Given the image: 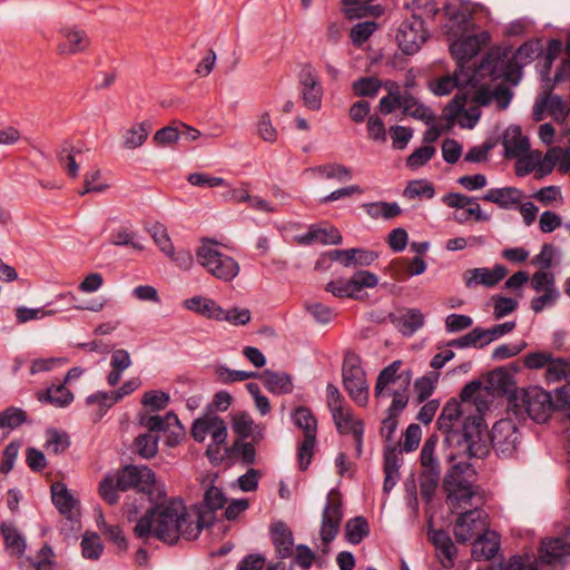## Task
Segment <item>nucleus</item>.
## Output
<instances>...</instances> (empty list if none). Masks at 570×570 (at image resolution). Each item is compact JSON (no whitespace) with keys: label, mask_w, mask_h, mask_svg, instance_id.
<instances>
[{"label":"nucleus","mask_w":570,"mask_h":570,"mask_svg":"<svg viewBox=\"0 0 570 570\" xmlns=\"http://www.w3.org/2000/svg\"><path fill=\"white\" fill-rule=\"evenodd\" d=\"M426 38L428 32L424 28V22L416 16L404 20L396 33L397 45L405 55L417 52L426 41Z\"/></svg>","instance_id":"ddd939ff"},{"label":"nucleus","mask_w":570,"mask_h":570,"mask_svg":"<svg viewBox=\"0 0 570 570\" xmlns=\"http://www.w3.org/2000/svg\"><path fill=\"white\" fill-rule=\"evenodd\" d=\"M443 490L446 493V502L453 510L473 505L472 501L474 499H478L476 504L482 503V498L478 497L476 488L466 480L461 463L454 464L445 474Z\"/></svg>","instance_id":"0eeeda50"},{"label":"nucleus","mask_w":570,"mask_h":570,"mask_svg":"<svg viewBox=\"0 0 570 570\" xmlns=\"http://www.w3.org/2000/svg\"><path fill=\"white\" fill-rule=\"evenodd\" d=\"M402 112L414 119L424 121L426 125H432L434 115L429 107L421 104L410 92L402 94Z\"/></svg>","instance_id":"7c9ffc66"},{"label":"nucleus","mask_w":570,"mask_h":570,"mask_svg":"<svg viewBox=\"0 0 570 570\" xmlns=\"http://www.w3.org/2000/svg\"><path fill=\"white\" fill-rule=\"evenodd\" d=\"M381 88V81L374 77H362L353 82L354 94L358 97H375Z\"/></svg>","instance_id":"bf43d9fd"},{"label":"nucleus","mask_w":570,"mask_h":570,"mask_svg":"<svg viewBox=\"0 0 570 570\" xmlns=\"http://www.w3.org/2000/svg\"><path fill=\"white\" fill-rule=\"evenodd\" d=\"M366 214L373 219H392L402 213L401 207L396 202H374L363 205Z\"/></svg>","instance_id":"4c0bfd02"},{"label":"nucleus","mask_w":570,"mask_h":570,"mask_svg":"<svg viewBox=\"0 0 570 570\" xmlns=\"http://www.w3.org/2000/svg\"><path fill=\"white\" fill-rule=\"evenodd\" d=\"M316 171L326 179H337L347 181L352 178V171L348 167L341 164H326L318 166Z\"/></svg>","instance_id":"5fc2aeb1"},{"label":"nucleus","mask_w":570,"mask_h":570,"mask_svg":"<svg viewBox=\"0 0 570 570\" xmlns=\"http://www.w3.org/2000/svg\"><path fill=\"white\" fill-rule=\"evenodd\" d=\"M488 514L478 504L470 510L459 514L454 523V537L458 542H468L479 532L484 533L488 529Z\"/></svg>","instance_id":"f8f14e48"},{"label":"nucleus","mask_w":570,"mask_h":570,"mask_svg":"<svg viewBox=\"0 0 570 570\" xmlns=\"http://www.w3.org/2000/svg\"><path fill=\"white\" fill-rule=\"evenodd\" d=\"M70 446L69 435L57 429H48L46 431L45 449L49 453L61 454Z\"/></svg>","instance_id":"79ce46f5"},{"label":"nucleus","mask_w":570,"mask_h":570,"mask_svg":"<svg viewBox=\"0 0 570 570\" xmlns=\"http://www.w3.org/2000/svg\"><path fill=\"white\" fill-rule=\"evenodd\" d=\"M1 532L4 540L6 550L14 557H21L27 548L26 539L18 528L12 523L3 522Z\"/></svg>","instance_id":"2f4dec72"},{"label":"nucleus","mask_w":570,"mask_h":570,"mask_svg":"<svg viewBox=\"0 0 570 570\" xmlns=\"http://www.w3.org/2000/svg\"><path fill=\"white\" fill-rule=\"evenodd\" d=\"M150 126L147 121L136 122L122 134L121 146L125 149H136L144 145L149 135Z\"/></svg>","instance_id":"72a5a7b5"},{"label":"nucleus","mask_w":570,"mask_h":570,"mask_svg":"<svg viewBox=\"0 0 570 570\" xmlns=\"http://www.w3.org/2000/svg\"><path fill=\"white\" fill-rule=\"evenodd\" d=\"M343 386L350 397L360 406L368 402V384L358 355L345 354L342 366Z\"/></svg>","instance_id":"1a4fd4ad"},{"label":"nucleus","mask_w":570,"mask_h":570,"mask_svg":"<svg viewBox=\"0 0 570 570\" xmlns=\"http://www.w3.org/2000/svg\"><path fill=\"white\" fill-rule=\"evenodd\" d=\"M184 307L188 311L195 312L202 316L215 321H217L218 311L220 308V306L217 305L214 299L199 295L185 299Z\"/></svg>","instance_id":"473e14b6"},{"label":"nucleus","mask_w":570,"mask_h":570,"mask_svg":"<svg viewBox=\"0 0 570 570\" xmlns=\"http://www.w3.org/2000/svg\"><path fill=\"white\" fill-rule=\"evenodd\" d=\"M216 375L219 380V382L224 384H230L235 382H243L248 379H257L258 372H247V371H239V370H232L228 368L225 365H219L216 368Z\"/></svg>","instance_id":"8fccbe9b"},{"label":"nucleus","mask_w":570,"mask_h":570,"mask_svg":"<svg viewBox=\"0 0 570 570\" xmlns=\"http://www.w3.org/2000/svg\"><path fill=\"white\" fill-rule=\"evenodd\" d=\"M120 489L116 476L107 475L99 483V494L110 505L118 503Z\"/></svg>","instance_id":"864d4df0"},{"label":"nucleus","mask_w":570,"mask_h":570,"mask_svg":"<svg viewBox=\"0 0 570 570\" xmlns=\"http://www.w3.org/2000/svg\"><path fill=\"white\" fill-rule=\"evenodd\" d=\"M27 421L26 412L16 406H9L4 411L0 412V430H8L6 435L11 430L17 429Z\"/></svg>","instance_id":"c03bdc74"},{"label":"nucleus","mask_w":570,"mask_h":570,"mask_svg":"<svg viewBox=\"0 0 570 570\" xmlns=\"http://www.w3.org/2000/svg\"><path fill=\"white\" fill-rule=\"evenodd\" d=\"M255 422L247 412H240L233 417V430L242 439H248L255 429Z\"/></svg>","instance_id":"052dcab7"},{"label":"nucleus","mask_w":570,"mask_h":570,"mask_svg":"<svg viewBox=\"0 0 570 570\" xmlns=\"http://www.w3.org/2000/svg\"><path fill=\"white\" fill-rule=\"evenodd\" d=\"M298 83L304 105L311 110H320L322 107L323 87L315 69L311 65L303 66Z\"/></svg>","instance_id":"2eb2a0df"},{"label":"nucleus","mask_w":570,"mask_h":570,"mask_svg":"<svg viewBox=\"0 0 570 570\" xmlns=\"http://www.w3.org/2000/svg\"><path fill=\"white\" fill-rule=\"evenodd\" d=\"M81 154L80 149L65 145L58 155L60 165L65 168L67 174L75 178L78 176L79 166L76 160V156Z\"/></svg>","instance_id":"09e8293b"},{"label":"nucleus","mask_w":570,"mask_h":570,"mask_svg":"<svg viewBox=\"0 0 570 570\" xmlns=\"http://www.w3.org/2000/svg\"><path fill=\"white\" fill-rule=\"evenodd\" d=\"M115 476L120 491L135 489L141 494V498L147 495L149 501L166 499L164 485L157 483L155 473L148 466L126 465Z\"/></svg>","instance_id":"39448f33"},{"label":"nucleus","mask_w":570,"mask_h":570,"mask_svg":"<svg viewBox=\"0 0 570 570\" xmlns=\"http://www.w3.org/2000/svg\"><path fill=\"white\" fill-rule=\"evenodd\" d=\"M493 301V315L497 320L503 318L504 316L514 312L518 307V302L511 297H504L494 295Z\"/></svg>","instance_id":"338daca9"},{"label":"nucleus","mask_w":570,"mask_h":570,"mask_svg":"<svg viewBox=\"0 0 570 570\" xmlns=\"http://www.w3.org/2000/svg\"><path fill=\"white\" fill-rule=\"evenodd\" d=\"M476 77V71L473 70L471 72L462 73L460 69H455L454 75L445 76L440 78L433 86L432 91L436 96H445L449 95L454 88L461 86L471 85Z\"/></svg>","instance_id":"cd10ccee"},{"label":"nucleus","mask_w":570,"mask_h":570,"mask_svg":"<svg viewBox=\"0 0 570 570\" xmlns=\"http://www.w3.org/2000/svg\"><path fill=\"white\" fill-rule=\"evenodd\" d=\"M438 435L435 434H432L430 435L423 446H422V450H421V455H420V460H421V465L423 468V471L422 472H432V471H438L439 474H441V466H440V463H439V460L438 458L435 456V448H436V444H438Z\"/></svg>","instance_id":"e433bc0d"},{"label":"nucleus","mask_w":570,"mask_h":570,"mask_svg":"<svg viewBox=\"0 0 570 570\" xmlns=\"http://www.w3.org/2000/svg\"><path fill=\"white\" fill-rule=\"evenodd\" d=\"M377 24L374 21H364L355 24L351 30V40L354 45L361 46L373 35Z\"/></svg>","instance_id":"69168bd1"},{"label":"nucleus","mask_w":570,"mask_h":570,"mask_svg":"<svg viewBox=\"0 0 570 570\" xmlns=\"http://www.w3.org/2000/svg\"><path fill=\"white\" fill-rule=\"evenodd\" d=\"M509 409L517 416H528L537 423H544L553 411V400L542 387L528 386L515 390L509 400Z\"/></svg>","instance_id":"20e7f679"},{"label":"nucleus","mask_w":570,"mask_h":570,"mask_svg":"<svg viewBox=\"0 0 570 570\" xmlns=\"http://www.w3.org/2000/svg\"><path fill=\"white\" fill-rule=\"evenodd\" d=\"M315 445L316 436L304 435V440L299 443L297 448L298 468L301 471H305L309 466L312 458L314 455Z\"/></svg>","instance_id":"3c124183"},{"label":"nucleus","mask_w":570,"mask_h":570,"mask_svg":"<svg viewBox=\"0 0 570 570\" xmlns=\"http://www.w3.org/2000/svg\"><path fill=\"white\" fill-rule=\"evenodd\" d=\"M21 442L19 440L11 441L2 451V459L0 462V473L8 474L14 466Z\"/></svg>","instance_id":"e2e57ef3"},{"label":"nucleus","mask_w":570,"mask_h":570,"mask_svg":"<svg viewBox=\"0 0 570 570\" xmlns=\"http://www.w3.org/2000/svg\"><path fill=\"white\" fill-rule=\"evenodd\" d=\"M332 416L336 425V429L341 434H352V429L354 428V425L363 424V422L360 420H353L351 413L346 411L343 406L332 411Z\"/></svg>","instance_id":"4d7b16f0"},{"label":"nucleus","mask_w":570,"mask_h":570,"mask_svg":"<svg viewBox=\"0 0 570 570\" xmlns=\"http://www.w3.org/2000/svg\"><path fill=\"white\" fill-rule=\"evenodd\" d=\"M523 66L514 56L508 58L500 51H490L480 61L479 72L481 76L488 75L494 79L502 78L517 86L521 80Z\"/></svg>","instance_id":"6e6552de"},{"label":"nucleus","mask_w":570,"mask_h":570,"mask_svg":"<svg viewBox=\"0 0 570 570\" xmlns=\"http://www.w3.org/2000/svg\"><path fill=\"white\" fill-rule=\"evenodd\" d=\"M109 243L115 246H130L142 250L144 246L137 240V234L127 226L114 229L109 235Z\"/></svg>","instance_id":"37998d69"},{"label":"nucleus","mask_w":570,"mask_h":570,"mask_svg":"<svg viewBox=\"0 0 570 570\" xmlns=\"http://www.w3.org/2000/svg\"><path fill=\"white\" fill-rule=\"evenodd\" d=\"M490 439L495 451L503 454L510 453L515 449L517 428L510 420H500L494 423Z\"/></svg>","instance_id":"6ab92c4d"},{"label":"nucleus","mask_w":570,"mask_h":570,"mask_svg":"<svg viewBox=\"0 0 570 570\" xmlns=\"http://www.w3.org/2000/svg\"><path fill=\"white\" fill-rule=\"evenodd\" d=\"M541 559L546 563H554L566 556H570L569 540L566 538H549L541 542Z\"/></svg>","instance_id":"c85d7f7f"},{"label":"nucleus","mask_w":570,"mask_h":570,"mask_svg":"<svg viewBox=\"0 0 570 570\" xmlns=\"http://www.w3.org/2000/svg\"><path fill=\"white\" fill-rule=\"evenodd\" d=\"M61 40L58 45L60 53L75 55L86 50L90 40L83 30L77 27H65L60 30Z\"/></svg>","instance_id":"4be33fe9"},{"label":"nucleus","mask_w":570,"mask_h":570,"mask_svg":"<svg viewBox=\"0 0 570 570\" xmlns=\"http://www.w3.org/2000/svg\"><path fill=\"white\" fill-rule=\"evenodd\" d=\"M546 380L549 383L560 381L570 382V357H553L546 370Z\"/></svg>","instance_id":"58836bf2"},{"label":"nucleus","mask_w":570,"mask_h":570,"mask_svg":"<svg viewBox=\"0 0 570 570\" xmlns=\"http://www.w3.org/2000/svg\"><path fill=\"white\" fill-rule=\"evenodd\" d=\"M395 322L403 335L411 336L423 326L424 316L420 309L409 308Z\"/></svg>","instance_id":"c9c22d12"},{"label":"nucleus","mask_w":570,"mask_h":570,"mask_svg":"<svg viewBox=\"0 0 570 570\" xmlns=\"http://www.w3.org/2000/svg\"><path fill=\"white\" fill-rule=\"evenodd\" d=\"M190 434L198 443L204 442L207 435H210L212 443L207 449V453L209 454L213 451V448L218 450L220 445L226 443L228 433L225 421L216 413L207 412L205 415L193 422Z\"/></svg>","instance_id":"9d476101"},{"label":"nucleus","mask_w":570,"mask_h":570,"mask_svg":"<svg viewBox=\"0 0 570 570\" xmlns=\"http://www.w3.org/2000/svg\"><path fill=\"white\" fill-rule=\"evenodd\" d=\"M196 258L212 276L223 282H232L239 273V264L222 253L218 243L206 239L196 250Z\"/></svg>","instance_id":"423d86ee"},{"label":"nucleus","mask_w":570,"mask_h":570,"mask_svg":"<svg viewBox=\"0 0 570 570\" xmlns=\"http://www.w3.org/2000/svg\"><path fill=\"white\" fill-rule=\"evenodd\" d=\"M217 321H226L235 326L246 325L250 321V311L248 308L234 307L230 309H224L220 307Z\"/></svg>","instance_id":"603ef678"},{"label":"nucleus","mask_w":570,"mask_h":570,"mask_svg":"<svg viewBox=\"0 0 570 570\" xmlns=\"http://www.w3.org/2000/svg\"><path fill=\"white\" fill-rule=\"evenodd\" d=\"M82 556L96 560L102 553L104 547L97 534L83 535L81 541Z\"/></svg>","instance_id":"774afa93"},{"label":"nucleus","mask_w":570,"mask_h":570,"mask_svg":"<svg viewBox=\"0 0 570 570\" xmlns=\"http://www.w3.org/2000/svg\"><path fill=\"white\" fill-rule=\"evenodd\" d=\"M487 343H484V333L482 327H474L471 332L466 333L465 335L459 338L451 340L448 343V346L456 348H482Z\"/></svg>","instance_id":"a18cd8bd"},{"label":"nucleus","mask_w":570,"mask_h":570,"mask_svg":"<svg viewBox=\"0 0 570 570\" xmlns=\"http://www.w3.org/2000/svg\"><path fill=\"white\" fill-rule=\"evenodd\" d=\"M203 529L199 518L191 519L183 500L178 498L155 503L137 520L135 535L145 543L155 537L158 540L175 544L180 538L195 540Z\"/></svg>","instance_id":"f257e3e1"},{"label":"nucleus","mask_w":570,"mask_h":570,"mask_svg":"<svg viewBox=\"0 0 570 570\" xmlns=\"http://www.w3.org/2000/svg\"><path fill=\"white\" fill-rule=\"evenodd\" d=\"M441 474L438 471L422 472L420 475V492L424 501L430 502L435 493Z\"/></svg>","instance_id":"6e6d98bb"},{"label":"nucleus","mask_w":570,"mask_h":570,"mask_svg":"<svg viewBox=\"0 0 570 570\" xmlns=\"http://www.w3.org/2000/svg\"><path fill=\"white\" fill-rule=\"evenodd\" d=\"M170 401V396L168 393L150 390L144 393L141 403L146 407H150L154 411L164 410Z\"/></svg>","instance_id":"680f3d73"},{"label":"nucleus","mask_w":570,"mask_h":570,"mask_svg":"<svg viewBox=\"0 0 570 570\" xmlns=\"http://www.w3.org/2000/svg\"><path fill=\"white\" fill-rule=\"evenodd\" d=\"M508 269L502 264L494 265L493 268L475 267L466 269L463 273V282L466 288H474L476 286L494 287L507 275Z\"/></svg>","instance_id":"dca6fc26"},{"label":"nucleus","mask_w":570,"mask_h":570,"mask_svg":"<svg viewBox=\"0 0 570 570\" xmlns=\"http://www.w3.org/2000/svg\"><path fill=\"white\" fill-rule=\"evenodd\" d=\"M523 198L524 193L511 186L491 188L482 196V200L493 203L503 209H511L519 206Z\"/></svg>","instance_id":"412c9836"},{"label":"nucleus","mask_w":570,"mask_h":570,"mask_svg":"<svg viewBox=\"0 0 570 570\" xmlns=\"http://www.w3.org/2000/svg\"><path fill=\"white\" fill-rule=\"evenodd\" d=\"M435 195L434 186L425 179L411 180L404 189V196L409 199H431Z\"/></svg>","instance_id":"de8ad7c7"},{"label":"nucleus","mask_w":570,"mask_h":570,"mask_svg":"<svg viewBox=\"0 0 570 570\" xmlns=\"http://www.w3.org/2000/svg\"><path fill=\"white\" fill-rule=\"evenodd\" d=\"M483 419L468 416L462 419L461 403L450 399L438 417L436 425L444 434V443L453 449L449 458L465 455L468 458H482L489 450L483 439Z\"/></svg>","instance_id":"f03ea898"},{"label":"nucleus","mask_w":570,"mask_h":570,"mask_svg":"<svg viewBox=\"0 0 570 570\" xmlns=\"http://www.w3.org/2000/svg\"><path fill=\"white\" fill-rule=\"evenodd\" d=\"M140 380L139 379H130L124 384L110 392H101L98 391L94 394H90L86 399L87 405H95L97 404L98 412L96 414V420H100L107 412L108 409H110L114 404L118 403L120 400H122L125 396L131 394L140 386Z\"/></svg>","instance_id":"4468645a"},{"label":"nucleus","mask_w":570,"mask_h":570,"mask_svg":"<svg viewBox=\"0 0 570 570\" xmlns=\"http://www.w3.org/2000/svg\"><path fill=\"white\" fill-rule=\"evenodd\" d=\"M344 517L343 503L338 497L332 498L327 495V501L322 511V521L320 528V537L325 546L324 552L327 551L330 543L337 537L341 523Z\"/></svg>","instance_id":"9b49d317"},{"label":"nucleus","mask_w":570,"mask_h":570,"mask_svg":"<svg viewBox=\"0 0 570 570\" xmlns=\"http://www.w3.org/2000/svg\"><path fill=\"white\" fill-rule=\"evenodd\" d=\"M301 245H312L315 243L324 245H338L343 238L340 230L335 227L321 228L316 225L309 226L308 230L295 237Z\"/></svg>","instance_id":"5701e85b"},{"label":"nucleus","mask_w":570,"mask_h":570,"mask_svg":"<svg viewBox=\"0 0 570 570\" xmlns=\"http://www.w3.org/2000/svg\"><path fill=\"white\" fill-rule=\"evenodd\" d=\"M502 145L504 147V155L509 159L527 154L530 148L529 140L522 135L520 126H511L505 130Z\"/></svg>","instance_id":"393cba45"},{"label":"nucleus","mask_w":570,"mask_h":570,"mask_svg":"<svg viewBox=\"0 0 570 570\" xmlns=\"http://www.w3.org/2000/svg\"><path fill=\"white\" fill-rule=\"evenodd\" d=\"M435 148L433 146H422L416 148L407 158L406 167L412 170H416L428 164L435 155Z\"/></svg>","instance_id":"13d9d810"},{"label":"nucleus","mask_w":570,"mask_h":570,"mask_svg":"<svg viewBox=\"0 0 570 570\" xmlns=\"http://www.w3.org/2000/svg\"><path fill=\"white\" fill-rule=\"evenodd\" d=\"M401 361H393L390 365L384 367L376 379V384L374 387L375 397H381L385 395V391L387 386L392 383H400V386H405L409 389L412 380L411 371H403L399 373L401 368Z\"/></svg>","instance_id":"a211bd4d"},{"label":"nucleus","mask_w":570,"mask_h":570,"mask_svg":"<svg viewBox=\"0 0 570 570\" xmlns=\"http://www.w3.org/2000/svg\"><path fill=\"white\" fill-rule=\"evenodd\" d=\"M500 549V540L495 532L485 531L472 543V557L476 561L491 560Z\"/></svg>","instance_id":"a878e982"},{"label":"nucleus","mask_w":570,"mask_h":570,"mask_svg":"<svg viewBox=\"0 0 570 570\" xmlns=\"http://www.w3.org/2000/svg\"><path fill=\"white\" fill-rule=\"evenodd\" d=\"M257 379H259L265 389L273 394L283 395L293 392L292 377L287 373L265 370L258 373Z\"/></svg>","instance_id":"bb28decb"},{"label":"nucleus","mask_w":570,"mask_h":570,"mask_svg":"<svg viewBox=\"0 0 570 570\" xmlns=\"http://www.w3.org/2000/svg\"><path fill=\"white\" fill-rule=\"evenodd\" d=\"M292 419L294 424L303 430L304 435L316 436L317 421L308 407H296L292 414Z\"/></svg>","instance_id":"a19ab883"},{"label":"nucleus","mask_w":570,"mask_h":570,"mask_svg":"<svg viewBox=\"0 0 570 570\" xmlns=\"http://www.w3.org/2000/svg\"><path fill=\"white\" fill-rule=\"evenodd\" d=\"M272 542L275 548L276 558L285 560L293 554L294 537L291 529L282 521L271 527Z\"/></svg>","instance_id":"b1692460"},{"label":"nucleus","mask_w":570,"mask_h":570,"mask_svg":"<svg viewBox=\"0 0 570 570\" xmlns=\"http://www.w3.org/2000/svg\"><path fill=\"white\" fill-rule=\"evenodd\" d=\"M148 232L159 249L169 258H174V245L166 227L156 223L148 228Z\"/></svg>","instance_id":"49530a36"},{"label":"nucleus","mask_w":570,"mask_h":570,"mask_svg":"<svg viewBox=\"0 0 570 570\" xmlns=\"http://www.w3.org/2000/svg\"><path fill=\"white\" fill-rule=\"evenodd\" d=\"M141 425L148 429V433L139 434L135 440L137 453L144 459H151L158 451V436L153 432L171 431L173 438L168 440V445H175L184 435V426L174 412H168L164 416L150 415L140 420Z\"/></svg>","instance_id":"7ed1b4c3"},{"label":"nucleus","mask_w":570,"mask_h":570,"mask_svg":"<svg viewBox=\"0 0 570 570\" xmlns=\"http://www.w3.org/2000/svg\"><path fill=\"white\" fill-rule=\"evenodd\" d=\"M479 42L475 37H468L451 45V53L456 59L458 69H460L462 73L473 70L480 73L479 67L475 68L474 62L470 66L471 60L479 53Z\"/></svg>","instance_id":"aec40b11"},{"label":"nucleus","mask_w":570,"mask_h":570,"mask_svg":"<svg viewBox=\"0 0 570 570\" xmlns=\"http://www.w3.org/2000/svg\"><path fill=\"white\" fill-rule=\"evenodd\" d=\"M51 498L61 514L71 513L75 500L63 483L57 482L51 485Z\"/></svg>","instance_id":"ea45409f"},{"label":"nucleus","mask_w":570,"mask_h":570,"mask_svg":"<svg viewBox=\"0 0 570 570\" xmlns=\"http://www.w3.org/2000/svg\"><path fill=\"white\" fill-rule=\"evenodd\" d=\"M37 397L41 403H49L55 407H66L73 401V394L65 383L52 384L47 390L38 392Z\"/></svg>","instance_id":"c756f323"},{"label":"nucleus","mask_w":570,"mask_h":570,"mask_svg":"<svg viewBox=\"0 0 570 570\" xmlns=\"http://www.w3.org/2000/svg\"><path fill=\"white\" fill-rule=\"evenodd\" d=\"M542 100L546 104V109L549 115L553 117L554 120H563L567 117L568 110L560 96L548 94Z\"/></svg>","instance_id":"0e129e2a"},{"label":"nucleus","mask_w":570,"mask_h":570,"mask_svg":"<svg viewBox=\"0 0 570 570\" xmlns=\"http://www.w3.org/2000/svg\"><path fill=\"white\" fill-rule=\"evenodd\" d=\"M344 531L346 541L356 546L370 535V524L364 517L357 515L346 521Z\"/></svg>","instance_id":"f704fd0d"},{"label":"nucleus","mask_w":570,"mask_h":570,"mask_svg":"<svg viewBox=\"0 0 570 570\" xmlns=\"http://www.w3.org/2000/svg\"><path fill=\"white\" fill-rule=\"evenodd\" d=\"M428 538L434 546L436 557L441 564L446 569L452 568L454 566L458 549L453 543L450 534L443 529H433L430 524L428 530Z\"/></svg>","instance_id":"f3484780"}]
</instances>
